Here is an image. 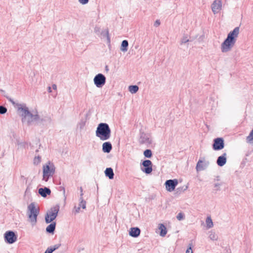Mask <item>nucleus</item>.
<instances>
[{"instance_id":"f257e3e1","label":"nucleus","mask_w":253,"mask_h":253,"mask_svg":"<svg viewBox=\"0 0 253 253\" xmlns=\"http://www.w3.org/2000/svg\"><path fill=\"white\" fill-rule=\"evenodd\" d=\"M239 34V28L236 27L227 35V37L221 44V50L223 53L230 51L234 46Z\"/></svg>"},{"instance_id":"f03ea898","label":"nucleus","mask_w":253,"mask_h":253,"mask_svg":"<svg viewBox=\"0 0 253 253\" xmlns=\"http://www.w3.org/2000/svg\"><path fill=\"white\" fill-rule=\"evenodd\" d=\"M111 129L106 123H100L96 128L95 134L101 140L109 139L111 136Z\"/></svg>"},{"instance_id":"7ed1b4c3","label":"nucleus","mask_w":253,"mask_h":253,"mask_svg":"<svg viewBox=\"0 0 253 253\" xmlns=\"http://www.w3.org/2000/svg\"><path fill=\"white\" fill-rule=\"evenodd\" d=\"M39 214V209L35 203L29 204L27 208V214L29 221L31 225L34 226L37 223V216Z\"/></svg>"},{"instance_id":"20e7f679","label":"nucleus","mask_w":253,"mask_h":253,"mask_svg":"<svg viewBox=\"0 0 253 253\" xmlns=\"http://www.w3.org/2000/svg\"><path fill=\"white\" fill-rule=\"evenodd\" d=\"M5 97L12 103L16 110L17 114L20 116L22 118H24L30 112L28 107L25 103H16L10 97L6 95H5Z\"/></svg>"},{"instance_id":"39448f33","label":"nucleus","mask_w":253,"mask_h":253,"mask_svg":"<svg viewBox=\"0 0 253 253\" xmlns=\"http://www.w3.org/2000/svg\"><path fill=\"white\" fill-rule=\"evenodd\" d=\"M42 180L47 182L49 177L52 176L55 173V167L52 163L48 162L43 166Z\"/></svg>"},{"instance_id":"423d86ee","label":"nucleus","mask_w":253,"mask_h":253,"mask_svg":"<svg viewBox=\"0 0 253 253\" xmlns=\"http://www.w3.org/2000/svg\"><path fill=\"white\" fill-rule=\"evenodd\" d=\"M59 210V206L51 208L46 213L45 217V222L49 223L53 221L57 217Z\"/></svg>"},{"instance_id":"0eeeda50","label":"nucleus","mask_w":253,"mask_h":253,"mask_svg":"<svg viewBox=\"0 0 253 253\" xmlns=\"http://www.w3.org/2000/svg\"><path fill=\"white\" fill-rule=\"evenodd\" d=\"M39 119V116L37 113L33 114L29 112L24 118H22V122L23 123H26L28 125H30L32 123Z\"/></svg>"},{"instance_id":"6e6552de","label":"nucleus","mask_w":253,"mask_h":253,"mask_svg":"<svg viewBox=\"0 0 253 253\" xmlns=\"http://www.w3.org/2000/svg\"><path fill=\"white\" fill-rule=\"evenodd\" d=\"M93 82L97 87H102L105 84L106 77L102 74H98L94 77Z\"/></svg>"},{"instance_id":"1a4fd4ad","label":"nucleus","mask_w":253,"mask_h":253,"mask_svg":"<svg viewBox=\"0 0 253 253\" xmlns=\"http://www.w3.org/2000/svg\"><path fill=\"white\" fill-rule=\"evenodd\" d=\"M4 240L6 242L11 244L17 241V236L13 231H8L4 234Z\"/></svg>"},{"instance_id":"9d476101","label":"nucleus","mask_w":253,"mask_h":253,"mask_svg":"<svg viewBox=\"0 0 253 253\" xmlns=\"http://www.w3.org/2000/svg\"><path fill=\"white\" fill-rule=\"evenodd\" d=\"M211 8L214 14L218 13L222 9L221 0H214L211 5Z\"/></svg>"},{"instance_id":"9b49d317","label":"nucleus","mask_w":253,"mask_h":253,"mask_svg":"<svg viewBox=\"0 0 253 253\" xmlns=\"http://www.w3.org/2000/svg\"><path fill=\"white\" fill-rule=\"evenodd\" d=\"M224 147V140L222 138H217L214 139L212 148L214 150H219Z\"/></svg>"},{"instance_id":"f8f14e48","label":"nucleus","mask_w":253,"mask_h":253,"mask_svg":"<svg viewBox=\"0 0 253 253\" xmlns=\"http://www.w3.org/2000/svg\"><path fill=\"white\" fill-rule=\"evenodd\" d=\"M178 184L177 179H169L166 181V189L168 191H172Z\"/></svg>"},{"instance_id":"ddd939ff","label":"nucleus","mask_w":253,"mask_h":253,"mask_svg":"<svg viewBox=\"0 0 253 253\" xmlns=\"http://www.w3.org/2000/svg\"><path fill=\"white\" fill-rule=\"evenodd\" d=\"M142 165L145 167L144 169H141V170L146 174H149L152 171V163L151 161L147 160L142 163Z\"/></svg>"},{"instance_id":"4468645a","label":"nucleus","mask_w":253,"mask_h":253,"mask_svg":"<svg viewBox=\"0 0 253 253\" xmlns=\"http://www.w3.org/2000/svg\"><path fill=\"white\" fill-rule=\"evenodd\" d=\"M209 165V162H203V161L199 160L196 165V170L197 171L205 169Z\"/></svg>"},{"instance_id":"2eb2a0df","label":"nucleus","mask_w":253,"mask_h":253,"mask_svg":"<svg viewBox=\"0 0 253 253\" xmlns=\"http://www.w3.org/2000/svg\"><path fill=\"white\" fill-rule=\"evenodd\" d=\"M227 154L226 153H223L221 156L217 158L216 163L220 167L223 166L227 161Z\"/></svg>"},{"instance_id":"dca6fc26","label":"nucleus","mask_w":253,"mask_h":253,"mask_svg":"<svg viewBox=\"0 0 253 253\" xmlns=\"http://www.w3.org/2000/svg\"><path fill=\"white\" fill-rule=\"evenodd\" d=\"M139 141L141 144H150L151 143V140L149 135L144 133L141 134Z\"/></svg>"},{"instance_id":"f3484780","label":"nucleus","mask_w":253,"mask_h":253,"mask_svg":"<svg viewBox=\"0 0 253 253\" xmlns=\"http://www.w3.org/2000/svg\"><path fill=\"white\" fill-rule=\"evenodd\" d=\"M140 233V230L138 227H132L130 229L129 234L132 237H137Z\"/></svg>"},{"instance_id":"a211bd4d","label":"nucleus","mask_w":253,"mask_h":253,"mask_svg":"<svg viewBox=\"0 0 253 253\" xmlns=\"http://www.w3.org/2000/svg\"><path fill=\"white\" fill-rule=\"evenodd\" d=\"M39 193L43 197H46L47 195H50L51 191L49 188L44 187L41 188L39 189Z\"/></svg>"},{"instance_id":"6ab92c4d","label":"nucleus","mask_w":253,"mask_h":253,"mask_svg":"<svg viewBox=\"0 0 253 253\" xmlns=\"http://www.w3.org/2000/svg\"><path fill=\"white\" fill-rule=\"evenodd\" d=\"M112 149V146L110 142H105L102 145V151L104 153H109Z\"/></svg>"},{"instance_id":"aec40b11","label":"nucleus","mask_w":253,"mask_h":253,"mask_svg":"<svg viewBox=\"0 0 253 253\" xmlns=\"http://www.w3.org/2000/svg\"><path fill=\"white\" fill-rule=\"evenodd\" d=\"M105 174L109 179H112L114 178V173L113 169L111 168H107L105 170Z\"/></svg>"},{"instance_id":"412c9836","label":"nucleus","mask_w":253,"mask_h":253,"mask_svg":"<svg viewBox=\"0 0 253 253\" xmlns=\"http://www.w3.org/2000/svg\"><path fill=\"white\" fill-rule=\"evenodd\" d=\"M56 223L55 222H52L48 225L46 228V231L47 232L49 233H53L55 229Z\"/></svg>"},{"instance_id":"4be33fe9","label":"nucleus","mask_w":253,"mask_h":253,"mask_svg":"<svg viewBox=\"0 0 253 253\" xmlns=\"http://www.w3.org/2000/svg\"><path fill=\"white\" fill-rule=\"evenodd\" d=\"M159 229L160 230V235L164 237L167 233V228L163 224H160L159 226Z\"/></svg>"},{"instance_id":"5701e85b","label":"nucleus","mask_w":253,"mask_h":253,"mask_svg":"<svg viewBox=\"0 0 253 253\" xmlns=\"http://www.w3.org/2000/svg\"><path fill=\"white\" fill-rule=\"evenodd\" d=\"M60 246V244H56L54 245L53 247H48L44 253H52L53 251L58 249Z\"/></svg>"},{"instance_id":"b1692460","label":"nucleus","mask_w":253,"mask_h":253,"mask_svg":"<svg viewBox=\"0 0 253 253\" xmlns=\"http://www.w3.org/2000/svg\"><path fill=\"white\" fill-rule=\"evenodd\" d=\"M128 42L126 40H124L121 44V50L123 52H126L127 50Z\"/></svg>"},{"instance_id":"393cba45","label":"nucleus","mask_w":253,"mask_h":253,"mask_svg":"<svg viewBox=\"0 0 253 253\" xmlns=\"http://www.w3.org/2000/svg\"><path fill=\"white\" fill-rule=\"evenodd\" d=\"M209 238L212 241H217L218 240L217 235L212 230L209 231Z\"/></svg>"},{"instance_id":"a878e982","label":"nucleus","mask_w":253,"mask_h":253,"mask_svg":"<svg viewBox=\"0 0 253 253\" xmlns=\"http://www.w3.org/2000/svg\"><path fill=\"white\" fill-rule=\"evenodd\" d=\"M206 223L207 228H211L213 227V224L212 219L210 216H208L206 219Z\"/></svg>"},{"instance_id":"bb28decb","label":"nucleus","mask_w":253,"mask_h":253,"mask_svg":"<svg viewBox=\"0 0 253 253\" xmlns=\"http://www.w3.org/2000/svg\"><path fill=\"white\" fill-rule=\"evenodd\" d=\"M247 142L253 145V129L250 132L249 135L247 137Z\"/></svg>"},{"instance_id":"cd10ccee","label":"nucleus","mask_w":253,"mask_h":253,"mask_svg":"<svg viewBox=\"0 0 253 253\" xmlns=\"http://www.w3.org/2000/svg\"><path fill=\"white\" fill-rule=\"evenodd\" d=\"M138 86L134 85H130L128 87L129 91L132 94L135 93L138 90Z\"/></svg>"},{"instance_id":"c85d7f7f","label":"nucleus","mask_w":253,"mask_h":253,"mask_svg":"<svg viewBox=\"0 0 253 253\" xmlns=\"http://www.w3.org/2000/svg\"><path fill=\"white\" fill-rule=\"evenodd\" d=\"M80 204L79 206L82 208L83 209H85L86 208V202L83 199V198H80Z\"/></svg>"},{"instance_id":"c756f323","label":"nucleus","mask_w":253,"mask_h":253,"mask_svg":"<svg viewBox=\"0 0 253 253\" xmlns=\"http://www.w3.org/2000/svg\"><path fill=\"white\" fill-rule=\"evenodd\" d=\"M189 42V40L188 38L187 35H184L180 40V44H183L184 43H187Z\"/></svg>"},{"instance_id":"7c9ffc66","label":"nucleus","mask_w":253,"mask_h":253,"mask_svg":"<svg viewBox=\"0 0 253 253\" xmlns=\"http://www.w3.org/2000/svg\"><path fill=\"white\" fill-rule=\"evenodd\" d=\"M85 125V121L84 120H82L78 124V127L80 128V129H82Z\"/></svg>"},{"instance_id":"2f4dec72","label":"nucleus","mask_w":253,"mask_h":253,"mask_svg":"<svg viewBox=\"0 0 253 253\" xmlns=\"http://www.w3.org/2000/svg\"><path fill=\"white\" fill-rule=\"evenodd\" d=\"M152 152L151 150L147 149L144 152V155L146 158H151L152 156Z\"/></svg>"},{"instance_id":"473e14b6","label":"nucleus","mask_w":253,"mask_h":253,"mask_svg":"<svg viewBox=\"0 0 253 253\" xmlns=\"http://www.w3.org/2000/svg\"><path fill=\"white\" fill-rule=\"evenodd\" d=\"M7 109L6 107L3 106H0V114H4L7 112Z\"/></svg>"},{"instance_id":"72a5a7b5","label":"nucleus","mask_w":253,"mask_h":253,"mask_svg":"<svg viewBox=\"0 0 253 253\" xmlns=\"http://www.w3.org/2000/svg\"><path fill=\"white\" fill-rule=\"evenodd\" d=\"M184 215L182 212H179L176 216V218L178 220H181L184 219Z\"/></svg>"},{"instance_id":"f704fd0d","label":"nucleus","mask_w":253,"mask_h":253,"mask_svg":"<svg viewBox=\"0 0 253 253\" xmlns=\"http://www.w3.org/2000/svg\"><path fill=\"white\" fill-rule=\"evenodd\" d=\"M221 185V183H216L214 184V190L219 191L220 190V187Z\"/></svg>"},{"instance_id":"c9c22d12","label":"nucleus","mask_w":253,"mask_h":253,"mask_svg":"<svg viewBox=\"0 0 253 253\" xmlns=\"http://www.w3.org/2000/svg\"><path fill=\"white\" fill-rule=\"evenodd\" d=\"M188 248L187 249L186 251V253H193V251L192 249V244L189 243L188 245Z\"/></svg>"},{"instance_id":"e433bc0d","label":"nucleus","mask_w":253,"mask_h":253,"mask_svg":"<svg viewBox=\"0 0 253 253\" xmlns=\"http://www.w3.org/2000/svg\"><path fill=\"white\" fill-rule=\"evenodd\" d=\"M34 164H38L41 162V157L40 156L36 157L34 159Z\"/></svg>"},{"instance_id":"4c0bfd02","label":"nucleus","mask_w":253,"mask_h":253,"mask_svg":"<svg viewBox=\"0 0 253 253\" xmlns=\"http://www.w3.org/2000/svg\"><path fill=\"white\" fill-rule=\"evenodd\" d=\"M80 3L85 4L88 3V0H78Z\"/></svg>"},{"instance_id":"58836bf2","label":"nucleus","mask_w":253,"mask_h":253,"mask_svg":"<svg viewBox=\"0 0 253 253\" xmlns=\"http://www.w3.org/2000/svg\"><path fill=\"white\" fill-rule=\"evenodd\" d=\"M80 209H81V207L79 206L78 207H75L74 210L75 211V213H77L80 212Z\"/></svg>"},{"instance_id":"ea45409f","label":"nucleus","mask_w":253,"mask_h":253,"mask_svg":"<svg viewBox=\"0 0 253 253\" xmlns=\"http://www.w3.org/2000/svg\"><path fill=\"white\" fill-rule=\"evenodd\" d=\"M161 24L160 21L159 20H157L154 23V26L158 27Z\"/></svg>"},{"instance_id":"a19ab883","label":"nucleus","mask_w":253,"mask_h":253,"mask_svg":"<svg viewBox=\"0 0 253 253\" xmlns=\"http://www.w3.org/2000/svg\"><path fill=\"white\" fill-rule=\"evenodd\" d=\"M80 198H83V195H84L83 189V188L82 187H80Z\"/></svg>"},{"instance_id":"79ce46f5","label":"nucleus","mask_w":253,"mask_h":253,"mask_svg":"<svg viewBox=\"0 0 253 253\" xmlns=\"http://www.w3.org/2000/svg\"><path fill=\"white\" fill-rule=\"evenodd\" d=\"M52 88H53V89H54V90H56V89H57V86H56V84H53L52 85Z\"/></svg>"},{"instance_id":"37998d69","label":"nucleus","mask_w":253,"mask_h":253,"mask_svg":"<svg viewBox=\"0 0 253 253\" xmlns=\"http://www.w3.org/2000/svg\"><path fill=\"white\" fill-rule=\"evenodd\" d=\"M47 90H48V91L49 92H51V87H50V86L48 87Z\"/></svg>"},{"instance_id":"c03bdc74","label":"nucleus","mask_w":253,"mask_h":253,"mask_svg":"<svg viewBox=\"0 0 253 253\" xmlns=\"http://www.w3.org/2000/svg\"><path fill=\"white\" fill-rule=\"evenodd\" d=\"M105 70L108 72L109 71V67L107 65L105 66Z\"/></svg>"},{"instance_id":"a18cd8bd","label":"nucleus","mask_w":253,"mask_h":253,"mask_svg":"<svg viewBox=\"0 0 253 253\" xmlns=\"http://www.w3.org/2000/svg\"><path fill=\"white\" fill-rule=\"evenodd\" d=\"M63 193L65 194V189L64 188H63Z\"/></svg>"},{"instance_id":"49530a36","label":"nucleus","mask_w":253,"mask_h":253,"mask_svg":"<svg viewBox=\"0 0 253 253\" xmlns=\"http://www.w3.org/2000/svg\"><path fill=\"white\" fill-rule=\"evenodd\" d=\"M106 34H107V37L108 38V37H109V36H108V34H108V31H107V33H106Z\"/></svg>"}]
</instances>
